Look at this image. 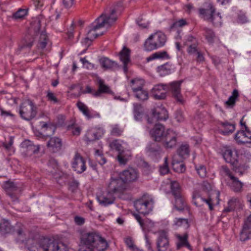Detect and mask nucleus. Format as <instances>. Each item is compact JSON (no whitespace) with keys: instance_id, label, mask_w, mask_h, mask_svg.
Listing matches in <instances>:
<instances>
[{"instance_id":"79ce46f5","label":"nucleus","mask_w":251,"mask_h":251,"mask_svg":"<svg viewBox=\"0 0 251 251\" xmlns=\"http://www.w3.org/2000/svg\"><path fill=\"white\" fill-rule=\"evenodd\" d=\"M144 46L145 50L147 51H151L158 49L156 44L154 42L151 35L146 40Z\"/></svg>"},{"instance_id":"864d4df0","label":"nucleus","mask_w":251,"mask_h":251,"mask_svg":"<svg viewBox=\"0 0 251 251\" xmlns=\"http://www.w3.org/2000/svg\"><path fill=\"white\" fill-rule=\"evenodd\" d=\"M11 226L9 223L3 222L0 224V232L1 234H5L9 232Z\"/></svg>"},{"instance_id":"49530a36","label":"nucleus","mask_w":251,"mask_h":251,"mask_svg":"<svg viewBox=\"0 0 251 251\" xmlns=\"http://www.w3.org/2000/svg\"><path fill=\"white\" fill-rule=\"evenodd\" d=\"M239 97L238 91L237 89H234L228 100L225 102V104L228 106L232 107L235 104L236 99Z\"/></svg>"},{"instance_id":"4d7b16f0","label":"nucleus","mask_w":251,"mask_h":251,"mask_svg":"<svg viewBox=\"0 0 251 251\" xmlns=\"http://www.w3.org/2000/svg\"><path fill=\"white\" fill-rule=\"evenodd\" d=\"M27 14V10L24 9H20L13 14V17L15 19H22Z\"/></svg>"},{"instance_id":"69168bd1","label":"nucleus","mask_w":251,"mask_h":251,"mask_svg":"<svg viewBox=\"0 0 251 251\" xmlns=\"http://www.w3.org/2000/svg\"><path fill=\"white\" fill-rule=\"evenodd\" d=\"M117 159L121 164H126L127 162V159L123 156V153H119L117 156Z\"/></svg>"},{"instance_id":"423d86ee","label":"nucleus","mask_w":251,"mask_h":251,"mask_svg":"<svg viewBox=\"0 0 251 251\" xmlns=\"http://www.w3.org/2000/svg\"><path fill=\"white\" fill-rule=\"evenodd\" d=\"M37 114V107L35 103L29 99L21 103L19 114L24 120L29 121L34 118Z\"/></svg>"},{"instance_id":"5fc2aeb1","label":"nucleus","mask_w":251,"mask_h":251,"mask_svg":"<svg viewBox=\"0 0 251 251\" xmlns=\"http://www.w3.org/2000/svg\"><path fill=\"white\" fill-rule=\"evenodd\" d=\"M167 160L168 158L166 157L163 164L159 167V171L161 175H166L169 171Z\"/></svg>"},{"instance_id":"0eeeda50","label":"nucleus","mask_w":251,"mask_h":251,"mask_svg":"<svg viewBox=\"0 0 251 251\" xmlns=\"http://www.w3.org/2000/svg\"><path fill=\"white\" fill-rule=\"evenodd\" d=\"M126 188V184L118 175L117 176H112L108 184L107 188L115 194L123 193Z\"/></svg>"},{"instance_id":"bb28decb","label":"nucleus","mask_w":251,"mask_h":251,"mask_svg":"<svg viewBox=\"0 0 251 251\" xmlns=\"http://www.w3.org/2000/svg\"><path fill=\"white\" fill-rule=\"evenodd\" d=\"M175 236L177 239V242H176V248L177 250L185 247L190 251L192 250V248L188 242V235L187 233H185L182 235L179 234H176Z\"/></svg>"},{"instance_id":"4c0bfd02","label":"nucleus","mask_w":251,"mask_h":251,"mask_svg":"<svg viewBox=\"0 0 251 251\" xmlns=\"http://www.w3.org/2000/svg\"><path fill=\"white\" fill-rule=\"evenodd\" d=\"M39 34V33H38ZM39 41L38 44V48L42 51L47 50L46 47L48 43V38L46 33L45 32L40 33Z\"/></svg>"},{"instance_id":"3c124183","label":"nucleus","mask_w":251,"mask_h":251,"mask_svg":"<svg viewBox=\"0 0 251 251\" xmlns=\"http://www.w3.org/2000/svg\"><path fill=\"white\" fill-rule=\"evenodd\" d=\"M133 92L135 94V97L139 100H144L148 99V92L143 90V88Z\"/></svg>"},{"instance_id":"5701e85b","label":"nucleus","mask_w":251,"mask_h":251,"mask_svg":"<svg viewBox=\"0 0 251 251\" xmlns=\"http://www.w3.org/2000/svg\"><path fill=\"white\" fill-rule=\"evenodd\" d=\"M15 232L17 234L19 240L25 244L26 243V240H27L29 237V233H33L27 231L25 226L21 223L17 224Z\"/></svg>"},{"instance_id":"b1692460","label":"nucleus","mask_w":251,"mask_h":251,"mask_svg":"<svg viewBox=\"0 0 251 251\" xmlns=\"http://www.w3.org/2000/svg\"><path fill=\"white\" fill-rule=\"evenodd\" d=\"M164 126L161 124H156L150 131V134L155 141L160 142L165 134Z\"/></svg>"},{"instance_id":"393cba45","label":"nucleus","mask_w":251,"mask_h":251,"mask_svg":"<svg viewBox=\"0 0 251 251\" xmlns=\"http://www.w3.org/2000/svg\"><path fill=\"white\" fill-rule=\"evenodd\" d=\"M175 71L174 65L170 63L167 62L163 65L159 66L156 68V71L160 76H165L169 75Z\"/></svg>"},{"instance_id":"f704fd0d","label":"nucleus","mask_w":251,"mask_h":251,"mask_svg":"<svg viewBox=\"0 0 251 251\" xmlns=\"http://www.w3.org/2000/svg\"><path fill=\"white\" fill-rule=\"evenodd\" d=\"M170 56L166 51H160L155 52L147 58L148 62L151 61L154 59H170Z\"/></svg>"},{"instance_id":"f257e3e1","label":"nucleus","mask_w":251,"mask_h":251,"mask_svg":"<svg viewBox=\"0 0 251 251\" xmlns=\"http://www.w3.org/2000/svg\"><path fill=\"white\" fill-rule=\"evenodd\" d=\"M25 247L29 251H69L68 247L61 242L48 238H38L36 233H29Z\"/></svg>"},{"instance_id":"a878e982","label":"nucleus","mask_w":251,"mask_h":251,"mask_svg":"<svg viewBox=\"0 0 251 251\" xmlns=\"http://www.w3.org/2000/svg\"><path fill=\"white\" fill-rule=\"evenodd\" d=\"M130 50L126 47H124L119 53L120 59L123 63V70L125 73H126L128 71L127 65L130 61Z\"/></svg>"},{"instance_id":"1a4fd4ad","label":"nucleus","mask_w":251,"mask_h":251,"mask_svg":"<svg viewBox=\"0 0 251 251\" xmlns=\"http://www.w3.org/2000/svg\"><path fill=\"white\" fill-rule=\"evenodd\" d=\"M168 118L166 109L162 106H157L152 109L151 117L148 116L147 121L149 124H153L158 121H165Z\"/></svg>"},{"instance_id":"aec40b11","label":"nucleus","mask_w":251,"mask_h":251,"mask_svg":"<svg viewBox=\"0 0 251 251\" xmlns=\"http://www.w3.org/2000/svg\"><path fill=\"white\" fill-rule=\"evenodd\" d=\"M119 175L126 184L128 182L136 180L138 176L137 171L131 168L123 171Z\"/></svg>"},{"instance_id":"412c9836","label":"nucleus","mask_w":251,"mask_h":251,"mask_svg":"<svg viewBox=\"0 0 251 251\" xmlns=\"http://www.w3.org/2000/svg\"><path fill=\"white\" fill-rule=\"evenodd\" d=\"M240 239L246 241L251 237V214L244 221L242 229L240 232Z\"/></svg>"},{"instance_id":"a211bd4d","label":"nucleus","mask_w":251,"mask_h":251,"mask_svg":"<svg viewBox=\"0 0 251 251\" xmlns=\"http://www.w3.org/2000/svg\"><path fill=\"white\" fill-rule=\"evenodd\" d=\"M76 106L79 110L85 116L88 120L95 118H100V113L89 109L88 106L83 102L78 101L76 103Z\"/></svg>"},{"instance_id":"f8f14e48","label":"nucleus","mask_w":251,"mask_h":251,"mask_svg":"<svg viewBox=\"0 0 251 251\" xmlns=\"http://www.w3.org/2000/svg\"><path fill=\"white\" fill-rule=\"evenodd\" d=\"M216 12V8L213 3L210 0L205 1L203 7L199 9L200 17L204 20L210 19V16Z\"/></svg>"},{"instance_id":"a19ab883","label":"nucleus","mask_w":251,"mask_h":251,"mask_svg":"<svg viewBox=\"0 0 251 251\" xmlns=\"http://www.w3.org/2000/svg\"><path fill=\"white\" fill-rule=\"evenodd\" d=\"M145 81L141 78H136L131 80V87L133 92L143 88Z\"/></svg>"},{"instance_id":"052dcab7","label":"nucleus","mask_w":251,"mask_h":251,"mask_svg":"<svg viewBox=\"0 0 251 251\" xmlns=\"http://www.w3.org/2000/svg\"><path fill=\"white\" fill-rule=\"evenodd\" d=\"M40 124L42 129L45 128L47 130H50L52 131L51 134L54 133L55 127L51 124H48L44 122H41Z\"/></svg>"},{"instance_id":"f03ea898","label":"nucleus","mask_w":251,"mask_h":251,"mask_svg":"<svg viewBox=\"0 0 251 251\" xmlns=\"http://www.w3.org/2000/svg\"><path fill=\"white\" fill-rule=\"evenodd\" d=\"M116 12L115 9H110L107 12H105L98 18L92 24L91 28L87 33V37L82 42V44L88 47L94 39L102 35V32L99 33L97 30L104 25L111 26L117 19Z\"/></svg>"},{"instance_id":"9b49d317","label":"nucleus","mask_w":251,"mask_h":251,"mask_svg":"<svg viewBox=\"0 0 251 251\" xmlns=\"http://www.w3.org/2000/svg\"><path fill=\"white\" fill-rule=\"evenodd\" d=\"M169 241L168 232L161 230L157 232L156 248L157 251H166L169 248Z\"/></svg>"},{"instance_id":"13d9d810","label":"nucleus","mask_w":251,"mask_h":251,"mask_svg":"<svg viewBox=\"0 0 251 251\" xmlns=\"http://www.w3.org/2000/svg\"><path fill=\"white\" fill-rule=\"evenodd\" d=\"M187 22L185 19H181L175 22H174L170 26L171 29H173L176 27H182L187 25Z\"/></svg>"},{"instance_id":"603ef678","label":"nucleus","mask_w":251,"mask_h":251,"mask_svg":"<svg viewBox=\"0 0 251 251\" xmlns=\"http://www.w3.org/2000/svg\"><path fill=\"white\" fill-rule=\"evenodd\" d=\"M195 168L201 177L204 178L206 176V170L205 166L201 164L195 165Z\"/></svg>"},{"instance_id":"8fccbe9b","label":"nucleus","mask_w":251,"mask_h":251,"mask_svg":"<svg viewBox=\"0 0 251 251\" xmlns=\"http://www.w3.org/2000/svg\"><path fill=\"white\" fill-rule=\"evenodd\" d=\"M174 223V225L177 226H183L185 228H187L189 226V224L187 219L176 218L175 219Z\"/></svg>"},{"instance_id":"4468645a","label":"nucleus","mask_w":251,"mask_h":251,"mask_svg":"<svg viewBox=\"0 0 251 251\" xmlns=\"http://www.w3.org/2000/svg\"><path fill=\"white\" fill-rule=\"evenodd\" d=\"M245 130L238 131L234 136V139L240 144H249L251 145V132L249 128L244 123Z\"/></svg>"},{"instance_id":"7ed1b4c3","label":"nucleus","mask_w":251,"mask_h":251,"mask_svg":"<svg viewBox=\"0 0 251 251\" xmlns=\"http://www.w3.org/2000/svg\"><path fill=\"white\" fill-rule=\"evenodd\" d=\"M80 243L84 246L79 251H104L108 247L106 241L96 231H82Z\"/></svg>"},{"instance_id":"cd10ccee","label":"nucleus","mask_w":251,"mask_h":251,"mask_svg":"<svg viewBox=\"0 0 251 251\" xmlns=\"http://www.w3.org/2000/svg\"><path fill=\"white\" fill-rule=\"evenodd\" d=\"M105 133V130L102 127L98 128L96 131H88L86 134V140L90 142L100 138Z\"/></svg>"},{"instance_id":"72a5a7b5","label":"nucleus","mask_w":251,"mask_h":251,"mask_svg":"<svg viewBox=\"0 0 251 251\" xmlns=\"http://www.w3.org/2000/svg\"><path fill=\"white\" fill-rule=\"evenodd\" d=\"M223 157L227 163L234 164L237 161L236 151L234 153L231 149H226L223 154Z\"/></svg>"},{"instance_id":"20e7f679","label":"nucleus","mask_w":251,"mask_h":251,"mask_svg":"<svg viewBox=\"0 0 251 251\" xmlns=\"http://www.w3.org/2000/svg\"><path fill=\"white\" fill-rule=\"evenodd\" d=\"M183 80L175 81L169 85L158 84L152 88L151 95L155 100H164L166 97L168 90H170L174 98L180 103H183L184 100L180 93V86Z\"/></svg>"},{"instance_id":"6e6d98bb","label":"nucleus","mask_w":251,"mask_h":251,"mask_svg":"<svg viewBox=\"0 0 251 251\" xmlns=\"http://www.w3.org/2000/svg\"><path fill=\"white\" fill-rule=\"evenodd\" d=\"M123 132V129L118 125H114L112 126L110 133L112 135L120 136Z\"/></svg>"},{"instance_id":"c85d7f7f","label":"nucleus","mask_w":251,"mask_h":251,"mask_svg":"<svg viewBox=\"0 0 251 251\" xmlns=\"http://www.w3.org/2000/svg\"><path fill=\"white\" fill-rule=\"evenodd\" d=\"M101 67L104 70H113L118 67V63L106 57H102L99 59Z\"/></svg>"},{"instance_id":"de8ad7c7","label":"nucleus","mask_w":251,"mask_h":251,"mask_svg":"<svg viewBox=\"0 0 251 251\" xmlns=\"http://www.w3.org/2000/svg\"><path fill=\"white\" fill-rule=\"evenodd\" d=\"M171 193L174 196L181 195V188L179 184L176 181H172L171 183Z\"/></svg>"},{"instance_id":"37998d69","label":"nucleus","mask_w":251,"mask_h":251,"mask_svg":"<svg viewBox=\"0 0 251 251\" xmlns=\"http://www.w3.org/2000/svg\"><path fill=\"white\" fill-rule=\"evenodd\" d=\"M122 142L118 139L114 140L110 143L109 147L111 149L115 150L118 153H124V149L122 145Z\"/></svg>"},{"instance_id":"c03bdc74","label":"nucleus","mask_w":251,"mask_h":251,"mask_svg":"<svg viewBox=\"0 0 251 251\" xmlns=\"http://www.w3.org/2000/svg\"><path fill=\"white\" fill-rule=\"evenodd\" d=\"M172 165L174 170L177 173H182L185 171L184 164L181 162L176 161L174 158L173 159Z\"/></svg>"},{"instance_id":"6e6552de","label":"nucleus","mask_w":251,"mask_h":251,"mask_svg":"<svg viewBox=\"0 0 251 251\" xmlns=\"http://www.w3.org/2000/svg\"><path fill=\"white\" fill-rule=\"evenodd\" d=\"M21 154L25 158H30L39 151V145H35L28 140L23 141L21 145Z\"/></svg>"},{"instance_id":"c756f323","label":"nucleus","mask_w":251,"mask_h":251,"mask_svg":"<svg viewBox=\"0 0 251 251\" xmlns=\"http://www.w3.org/2000/svg\"><path fill=\"white\" fill-rule=\"evenodd\" d=\"M174 197L175 200L174 206L177 210L182 211L185 209H188L185 198L182 194Z\"/></svg>"},{"instance_id":"ddd939ff","label":"nucleus","mask_w":251,"mask_h":251,"mask_svg":"<svg viewBox=\"0 0 251 251\" xmlns=\"http://www.w3.org/2000/svg\"><path fill=\"white\" fill-rule=\"evenodd\" d=\"M72 167L78 174L84 172L86 169L85 160L78 152H76L71 163Z\"/></svg>"},{"instance_id":"ea45409f","label":"nucleus","mask_w":251,"mask_h":251,"mask_svg":"<svg viewBox=\"0 0 251 251\" xmlns=\"http://www.w3.org/2000/svg\"><path fill=\"white\" fill-rule=\"evenodd\" d=\"M210 19L206 21L211 23L215 26H220L222 25V20L221 14L219 12L213 14L210 18Z\"/></svg>"},{"instance_id":"473e14b6","label":"nucleus","mask_w":251,"mask_h":251,"mask_svg":"<svg viewBox=\"0 0 251 251\" xmlns=\"http://www.w3.org/2000/svg\"><path fill=\"white\" fill-rule=\"evenodd\" d=\"M47 146L53 152L59 151L62 147V141L58 137H52L48 142Z\"/></svg>"},{"instance_id":"6ab92c4d","label":"nucleus","mask_w":251,"mask_h":251,"mask_svg":"<svg viewBox=\"0 0 251 251\" xmlns=\"http://www.w3.org/2000/svg\"><path fill=\"white\" fill-rule=\"evenodd\" d=\"M193 203L197 206H201L202 202H204L208 205L209 209L210 210L213 209V200L211 197L205 199L201 197L200 193L195 191L193 194Z\"/></svg>"},{"instance_id":"2f4dec72","label":"nucleus","mask_w":251,"mask_h":251,"mask_svg":"<svg viewBox=\"0 0 251 251\" xmlns=\"http://www.w3.org/2000/svg\"><path fill=\"white\" fill-rule=\"evenodd\" d=\"M147 152L149 155L153 158L157 159L159 157L161 149L160 147L155 143H152L147 147Z\"/></svg>"},{"instance_id":"7c9ffc66","label":"nucleus","mask_w":251,"mask_h":251,"mask_svg":"<svg viewBox=\"0 0 251 251\" xmlns=\"http://www.w3.org/2000/svg\"><path fill=\"white\" fill-rule=\"evenodd\" d=\"M154 42L156 44L158 48L163 47L166 42V36L161 31H157L151 35Z\"/></svg>"},{"instance_id":"c9c22d12","label":"nucleus","mask_w":251,"mask_h":251,"mask_svg":"<svg viewBox=\"0 0 251 251\" xmlns=\"http://www.w3.org/2000/svg\"><path fill=\"white\" fill-rule=\"evenodd\" d=\"M203 30L204 35L207 42L209 44L213 45L217 38L214 32L212 29L206 27L204 28Z\"/></svg>"},{"instance_id":"338daca9","label":"nucleus","mask_w":251,"mask_h":251,"mask_svg":"<svg viewBox=\"0 0 251 251\" xmlns=\"http://www.w3.org/2000/svg\"><path fill=\"white\" fill-rule=\"evenodd\" d=\"M0 115L2 116H10L13 119H14L15 116L11 113L9 111H5L3 109L0 108Z\"/></svg>"},{"instance_id":"9d476101","label":"nucleus","mask_w":251,"mask_h":251,"mask_svg":"<svg viewBox=\"0 0 251 251\" xmlns=\"http://www.w3.org/2000/svg\"><path fill=\"white\" fill-rule=\"evenodd\" d=\"M222 171L228 176L231 180V182L229 183V186L230 189L235 192H240L242 190L243 184L239 179L235 177L231 173L230 170L225 166L222 167Z\"/></svg>"},{"instance_id":"4be33fe9","label":"nucleus","mask_w":251,"mask_h":251,"mask_svg":"<svg viewBox=\"0 0 251 251\" xmlns=\"http://www.w3.org/2000/svg\"><path fill=\"white\" fill-rule=\"evenodd\" d=\"M97 84L98 89L93 93V96L95 97H100L102 94H107L112 95H114L113 92L111 90L109 86L105 84L103 80L101 79H98Z\"/></svg>"},{"instance_id":"774afa93","label":"nucleus","mask_w":251,"mask_h":251,"mask_svg":"<svg viewBox=\"0 0 251 251\" xmlns=\"http://www.w3.org/2000/svg\"><path fill=\"white\" fill-rule=\"evenodd\" d=\"M75 222L78 225H82L84 223V219L79 216H75Z\"/></svg>"},{"instance_id":"39448f33","label":"nucleus","mask_w":251,"mask_h":251,"mask_svg":"<svg viewBox=\"0 0 251 251\" xmlns=\"http://www.w3.org/2000/svg\"><path fill=\"white\" fill-rule=\"evenodd\" d=\"M154 201L151 196L144 194L134 202V207L137 211L144 215L149 214L152 210Z\"/></svg>"},{"instance_id":"a18cd8bd","label":"nucleus","mask_w":251,"mask_h":251,"mask_svg":"<svg viewBox=\"0 0 251 251\" xmlns=\"http://www.w3.org/2000/svg\"><path fill=\"white\" fill-rule=\"evenodd\" d=\"M133 114L134 119L136 121H140L142 118L143 110L141 105L134 103L133 104Z\"/></svg>"},{"instance_id":"e2e57ef3","label":"nucleus","mask_w":251,"mask_h":251,"mask_svg":"<svg viewBox=\"0 0 251 251\" xmlns=\"http://www.w3.org/2000/svg\"><path fill=\"white\" fill-rule=\"evenodd\" d=\"M187 51L189 54H194L195 53H197V45L196 44H194L192 45H190Z\"/></svg>"},{"instance_id":"680f3d73","label":"nucleus","mask_w":251,"mask_h":251,"mask_svg":"<svg viewBox=\"0 0 251 251\" xmlns=\"http://www.w3.org/2000/svg\"><path fill=\"white\" fill-rule=\"evenodd\" d=\"M134 216L135 219L137 221V222L140 224L143 230H145L146 229H148V228H147L146 226V225H147V223H144L145 221L142 219L141 217L138 214H134Z\"/></svg>"},{"instance_id":"58836bf2","label":"nucleus","mask_w":251,"mask_h":251,"mask_svg":"<svg viewBox=\"0 0 251 251\" xmlns=\"http://www.w3.org/2000/svg\"><path fill=\"white\" fill-rule=\"evenodd\" d=\"M239 203V199L233 197L228 201L227 206L223 210V212H229L234 211Z\"/></svg>"},{"instance_id":"bf43d9fd","label":"nucleus","mask_w":251,"mask_h":251,"mask_svg":"<svg viewBox=\"0 0 251 251\" xmlns=\"http://www.w3.org/2000/svg\"><path fill=\"white\" fill-rule=\"evenodd\" d=\"M47 98L49 101L53 103H56L58 102L55 94L49 90L47 92Z\"/></svg>"},{"instance_id":"0e129e2a","label":"nucleus","mask_w":251,"mask_h":251,"mask_svg":"<svg viewBox=\"0 0 251 251\" xmlns=\"http://www.w3.org/2000/svg\"><path fill=\"white\" fill-rule=\"evenodd\" d=\"M175 118L178 122H181L184 120L182 112L180 110H177L175 114Z\"/></svg>"},{"instance_id":"e433bc0d","label":"nucleus","mask_w":251,"mask_h":251,"mask_svg":"<svg viewBox=\"0 0 251 251\" xmlns=\"http://www.w3.org/2000/svg\"><path fill=\"white\" fill-rule=\"evenodd\" d=\"M13 136H10L8 137L7 140H5L4 142L2 143V147L6 151L9 152L10 153H14L15 150L13 145L14 143Z\"/></svg>"},{"instance_id":"f3484780","label":"nucleus","mask_w":251,"mask_h":251,"mask_svg":"<svg viewBox=\"0 0 251 251\" xmlns=\"http://www.w3.org/2000/svg\"><path fill=\"white\" fill-rule=\"evenodd\" d=\"M235 123H229L227 121H219L218 123L219 133L225 136L232 133L235 130Z\"/></svg>"},{"instance_id":"dca6fc26","label":"nucleus","mask_w":251,"mask_h":251,"mask_svg":"<svg viewBox=\"0 0 251 251\" xmlns=\"http://www.w3.org/2000/svg\"><path fill=\"white\" fill-rule=\"evenodd\" d=\"M116 195H117L107 188L106 192L97 196V200L100 205L106 206L114 203Z\"/></svg>"},{"instance_id":"2eb2a0df","label":"nucleus","mask_w":251,"mask_h":251,"mask_svg":"<svg viewBox=\"0 0 251 251\" xmlns=\"http://www.w3.org/2000/svg\"><path fill=\"white\" fill-rule=\"evenodd\" d=\"M177 134L173 130L167 129L164 135L162 142L166 148L172 149L176 146V144Z\"/></svg>"},{"instance_id":"09e8293b","label":"nucleus","mask_w":251,"mask_h":251,"mask_svg":"<svg viewBox=\"0 0 251 251\" xmlns=\"http://www.w3.org/2000/svg\"><path fill=\"white\" fill-rule=\"evenodd\" d=\"M189 147L188 145H182L177 150L178 155L182 158H186L189 155Z\"/></svg>"}]
</instances>
